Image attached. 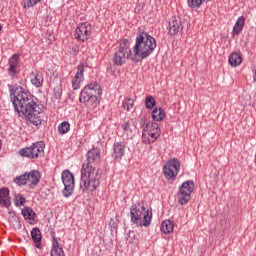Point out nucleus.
I'll return each instance as SVG.
<instances>
[{
  "label": "nucleus",
  "mask_w": 256,
  "mask_h": 256,
  "mask_svg": "<svg viewBox=\"0 0 256 256\" xmlns=\"http://www.w3.org/2000/svg\"><path fill=\"white\" fill-rule=\"evenodd\" d=\"M71 129V124L69 122L64 121L60 125H58V132L60 135H65L66 133H69Z\"/></svg>",
  "instance_id": "393cba45"
},
{
  "label": "nucleus",
  "mask_w": 256,
  "mask_h": 256,
  "mask_svg": "<svg viewBox=\"0 0 256 256\" xmlns=\"http://www.w3.org/2000/svg\"><path fill=\"white\" fill-rule=\"evenodd\" d=\"M16 223H17L16 229H21V222L19 221L18 218L16 219Z\"/></svg>",
  "instance_id": "c9c22d12"
},
{
  "label": "nucleus",
  "mask_w": 256,
  "mask_h": 256,
  "mask_svg": "<svg viewBox=\"0 0 256 256\" xmlns=\"http://www.w3.org/2000/svg\"><path fill=\"white\" fill-rule=\"evenodd\" d=\"M81 81H83V78H80L75 75L73 80H72V87L74 89V91H77V89H79L81 87Z\"/></svg>",
  "instance_id": "c85d7f7f"
},
{
  "label": "nucleus",
  "mask_w": 256,
  "mask_h": 256,
  "mask_svg": "<svg viewBox=\"0 0 256 256\" xmlns=\"http://www.w3.org/2000/svg\"><path fill=\"white\" fill-rule=\"evenodd\" d=\"M39 181H41V175L37 170H32L29 173H25L24 175L14 179V183L17 185H27L28 183H31L32 185H38Z\"/></svg>",
  "instance_id": "9b49d317"
},
{
  "label": "nucleus",
  "mask_w": 256,
  "mask_h": 256,
  "mask_svg": "<svg viewBox=\"0 0 256 256\" xmlns=\"http://www.w3.org/2000/svg\"><path fill=\"white\" fill-rule=\"evenodd\" d=\"M30 80L34 87H43V74L41 72H32L30 75Z\"/></svg>",
  "instance_id": "a211bd4d"
},
{
  "label": "nucleus",
  "mask_w": 256,
  "mask_h": 256,
  "mask_svg": "<svg viewBox=\"0 0 256 256\" xmlns=\"http://www.w3.org/2000/svg\"><path fill=\"white\" fill-rule=\"evenodd\" d=\"M37 3H41V0H27L24 4V7L25 8L35 7Z\"/></svg>",
  "instance_id": "f704fd0d"
},
{
  "label": "nucleus",
  "mask_w": 256,
  "mask_h": 256,
  "mask_svg": "<svg viewBox=\"0 0 256 256\" xmlns=\"http://www.w3.org/2000/svg\"><path fill=\"white\" fill-rule=\"evenodd\" d=\"M101 95V85L97 82L88 84L80 93V103H89V101H97Z\"/></svg>",
  "instance_id": "39448f33"
},
{
  "label": "nucleus",
  "mask_w": 256,
  "mask_h": 256,
  "mask_svg": "<svg viewBox=\"0 0 256 256\" xmlns=\"http://www.w3.org/2000/svg\"><path fill=\"white\" fill-rule=\"evenodd\" d=\"M112 151V157L114 159H121L125 155V144L123 142H115Z\"/></svg>",
  "instance_id": "dca6fc26"
},
{
  "label": "nucleus",
  "mask_w": 256,
  "mask_h": 256,
  "mask_svg": "<svg viewBox=\"0 0 256 256\" xmlns=\"http://www.w3.org/2000/svg\"><path fill=\"white\" fill-rule=\"evenodd\" d=\"M173 222H171V220H164L161 224V231L162 233H172L173 231Z\"/></svg>",
  "instance_id": "5701e85b"
},
{
  "label": "nucleus",
  "mask_w": 256,
  "mask_h": 256,
  "mask_svg": "<svg viewBox=\"0 0 256 256\" xmlns=\"http://www.w3.org/2000/svg\"><path fill=\"white\" fill-rule=\"evenodd\" d=\"M144 133L142 134L143 143L149 145L155 143L157 139L161 136V128L157 123H148L144 128Z\"/></svg>",
  "instance_id": "6e6552de"
},
{
  "label": "nucleus",
  "mask_w": 256,
  "mask_h": 256,
  "mask_svg": "<svg viewBox=\"0 0 256 256\" xmlns=\"http://www.w3.org/2000/svg\"><path fill=\"white\" fill-rule=\"evenodd\" d=\"M169 35H177L181 29H183V24L181 19L177 16H174L170 19L169 23Z\"/></svg>",
  "instance_id": "4468645a"
},
{
  "label": "nucleus",
  "mask_w": 256,
  "mask_h": 256,
  "mask_svg": "<svg viewBox=\"0 0 256 256\" xmlns=\"http://www.w3.org/2000/svg\"><path fill=\"white\" fill-rule=\"evenodd\" d=\"M131 55L132 53L131 48H129V40L123 39L120 43L118 50L114 55L115 65H118L119 67L125 65V63H127V60L129 59V57H131Z\"/></svg>",
  "instance_id": "0eeeda50"
},
{
  "label": "nucleus",
  "mask_w": 256,
  "mask_h": 256,
  "mask_svg": "<svg viewBox=\"0 0 256 256\" xmlns=\"http://www.w3.org/2000/svg\"><path fill=\"white\" fill-rule=\"evenodd\" d=\"M64 189L62 190L63 197H71L75 191V176L71 171L64 170L61 174Z\"/></svg>",
  "instance_id": "1a4fd4ad"
},
{
  "label": "nucleus",
  "mask_w": 256,
  "mask_h": 256,
  "mask_svg": "<svg viewBox=\"0 0 256 256\" xmlns=\"http://www.w3.org/2000/svg\"><path fill=\"white\" fill-rule=\"evenodd\" d=\"M19 73V66H10L8 68V74L10 77H15Z\"/></svg>",
  "instance_id": "2f4dec72"
},
{
  "label": "nucleus",
  "mask_w": 256,
  "mask_h": 256,
  "mask_svg": "<svg viewBox=\"0 0 256 256\" xmlns=\"http://www.w3.org/2000/svg\"><path fill=\"white\" fill-rule=\"evenodd\" d=\"M10 205L9 190L7 188L0 189V207H10Z\"/></svg>",
  "instance_id": "f3484780"
},
{
  "label": "nucleus",
  "mask_w": 256,
  "mask_h": 256,
  "mask_svg": "<svg viewBox=\"0 0 256 256\" xmlns=\"http://www.w3.org/2000/svg\"><path fill=\"white\" fill-rule=\"evenodd\" d=\"M121 127L126 135H129L133 132V130H131V123L129 122H125Z\"/></svg>",
  "instance_id": "72a5a7b5"
},
{
  "label": "nucleus",
  "mask_w": 256,
  "mask_h": 256,
  "mask_svg": "<svg viewBox=\"0 0 256 256\" xmlns=\"http://www.w3.org/2000/svg\"><path fill=\"white\" fill-rule=\"evenodd\" d=\"M193 181H186L180 186V190L177 194L178 203L180 205H187L191 201V193H193Z\"/></svg>",
  "instance_id": "9d476101"
},
{
  "label": "nucleus",
  "mask_w": 256,
  "mask_h": 256,
  "mask_svg": "<svg viewBox=\"0 0 256 256\" xmlns=\"http://www.w3.org/2000/svg\"><path fill=\"white\" fill-rule=\"evenodd\" d=\"M22 215L25 221H35V211L29 207L22 209Z\"/></svg>",
  "instance_id": "412c9836"
},
{
  "label": "nucleus",
  "mask_w": 256,
  "mask_h": 256,
  "mask_svg": "<svg viewBox=\"0 0 256 256\" xmlns=\"http://www.w3.org/2000/svg\"><path fill=\"white\" fill-rule=\"evenodd\" d=\"M244 27H245V16H240L233 26V29H232L233 37H235L236 35H239V33L243 31Z\"/></svg>",
  "instance_id": "6ab92c4d"
},
{
  "label": "nucleus",
  "mask_w": 256,
  "mask_h": 256,
  "mask_svg": "<svg viewBox=\"0 0 256 256\" xmlns=\"http://www.w3.org/2000/svg\"><path fill=\"white\" fill-rule=\"evenodd\" d=\"M83 73H85V66L83 64H79L77 66L76 79H83Z\"/></svg>",
  "instance_id": "7c9ffc66"
},
{
  "label": "nucleus",
  "mask_w": 256,
  "mask_h": 256,
  "mask_svg": "<svg viewBox=\"0 0 256 256\" xmlns=\"http://www.w3.org/2000/svg\"><path fill=\"white\" fill-rule=\"evenodd\" d=\"M157 47V41L147 32H142L136 37V43L133 48L134 55L140 57V59H147L155 48Z\"/></svg>",
  "instance_id": "7ed1b4c3"
},
{
  "label": "nucleus",
  "mask_w": 256,
  "mask_h": 256,
  "mask_svg": "<svg viewBox=\"0 0 256 256\" xmlns=\"http://www.w3.org/2000/svg\"><path fill=\"white\" fill-rule=\"evenodd\" d=\"M50 255L51 256H65L63 247H61V244H59L57 237H55V233L52 234V249H51Z\"/></svg>",
  "instance_id": "2eb2a0df"
},
{
  "label": "nucleus",
  "mask_w": 256,
  "mask_h": 256,
  "mask_svg": "<svg viewBox=\"0 0 256 256\" xmlns=\"http://www.w3.org/2000/svg\"><path fill=\"white\" fill-rule=\"evenodd\" d=\"M145 107H146V109H153V107H155V98H153V96L146 97Z\"/></svg>",
  "instance_id": "cd10ccee"
},
{
  "label": "nucleus",
  "mask_w": 256,
  "mask_h": 256,
  "mask_svg": "<svg viewBox=\"0 0 256 256\" xmlns=\"http://www.w3.org/2000/svg\"><path fill=\"white\" fill-rule=\"evenodd\" d=\"M100 162L101 151L99 148L90 149L81 168L80 189L82 193H93L101 185Z\"/></svg>",
  "instance_id": "f257e3e1"
},
{
  "label": "nucleus",
  "mask_w": 256,
  "mask_h": 256,
  "mask_svg": "<svg viewBox=\"0 0 256 256\" xmlns=\"http://www.w3.org/2000/svg\"><path fill=\"white\" fill-rule=\"evenodd\" d=\"M14 201H15L16 207H21V205H25V198L21 194L16 196Z\"/></svg>",
  "instance_id": "473e14b6"
},
{
  "label": "nucleus",
  "mask_w": 256,
  "mask_h": 256,
  "mask_svg": "<svg viewBox=\"0 0 256 256\" xmlns=\"http://www.w3.org/2000/svg\"><path fill=\"white\" fill-rule=\"evenodd\" d=\"M36 247H39V244H37Z\"/></svg>",
  "instance_id": "ea45409f"
},
{
  "label": "nucleus",
  "mask_w": 256,
  "mask_h": 256,
  "mask_svg": "<svg viewBox=\"0 0 256 256\" xmlns=\"http://www.w3.org/2000/svg\"><path fill=\"white\" fill-rule=\"evenodd\" d=\"M122 107L124 111H131L135 107V101L132 98H126L122 102Z\"/></svg>",
  "instance_id": "b1692460"
},
{
  "label": "nucleus",
  "mask_w": 256,
  "mask_h": 256,
  "mask_svg": "<svg viewBox=\"0 0 256 256\" xmlns=\"http://www.w3.org/2000/svg\"><path fill=\"white\" fill-rule=\"evenodd\" d=\"M130 217L134 225L139 227H149L153 219V212L145 208L140 203L132 205L130 208Z\"/></svg>",
  "instance_id": "20e7f679"
},
{
  "label": "nucleus",
  "mask_w": 256,
  "mask_h": 256,
  "mask_svg": "<svg viewBox=\"0 0 256 256\" xmlns=\"http://www.w3.org/2000/svg\"><path fill=\"white\" fill-rule=\"evenodd\" d=\"M56 99H59V97H61V95L59 93L55 94Z\"/></svg>",
  "instance_id": "4c0bfd02"
},
{
  "label": "nucleus",
  "mask_w": 256,
  "mask_h": 256,
  "mask_svg": "<svg viewBox=\"0 0 256 256\" xmlns=\"http://www.w3.org/2000/svg\"><path fill=\"white\" fill-rule=\"evenodd\" d=\"M228 61L231 67H239V65L243 63V59L236 52H233L232 54H230Z\"/></svg>",
  "instance_id": "aec40b11"
},
{
  "label": "nucleus",
  "mask_w": 256,
  "mask_h": 256,
  "mask_svg": "<svg viewBox=\"0 0 256 256\" xmlns=\"http://www.w3.org/2000/svg\"><path fill=\"white\" fill-rule=\"evenodd\" d=\"M45 154V142L38 141L33 143L30 147L22 148L19 150L21 157H27L28 159H39Z\"/></svg>",
  "instance_id": "423d86ee"
},
{
  "label": "nucleus",
  "mask_w": 256,
  "mask_h": 256,
  "mask_svg": "<svg viewBox=\"0 0 256 256\" xmlns=\"http://www.w3.org/2000/svg\"><path fill=\"white\" fill-rule=\"evenodd\" d=\"M165 118V110H163L162 108H155L152 111V119L153 121H163V119Z\"/></svg>",
  "instance_id": "4be33fe9"
},
{
  "label": "nucleus",
  "mask_w": 256,
  "mask_h": 256,
  "mask_svg": "<svg viewBox=\"0 0 256 256\" xmlns=\"http://www.w3.org/2000/svg\"><path fill=\"white\" fill-rule=\"evenodd\" d=\"M91 24L89 22L80 23L75 29V37L77 41H87L91 37Z\"/></svg>",
  "instance_id": "ddd939ff"
},
{
  "label": "nucleus",
  "mask_w": 256,
  "mask_h": 256,
  "mask_svg": "<svg viewBox=\"0 0 256 256\" xmlns=\"http://www.w3.org/2000/svg\"><path fill=\"white\" fill-rule=\"evenodd\" d=\"M181 168L179 164V160L177 158H173L165 163L163 167V173L165 179H175L177 175H179V169Z\"/></svg>",
  "instance_id": "f8f14e48"
},
{
  "label": "nucleus",
  "mask_w": 256,
  "mask_h": 256,
  "mask_svg": "<svg viewBox=\"0 0 256 256\" xmlns=\"http://www.w3.org/2000/svg\"><path fill=\"white\" fill-rule=\"evenodd\" d=\"M73 55H77V51H79L77 48H72Z\"/></svg>",
  "instance_id": "e433bc0d"
},
{
  "label": "nucleus",
  "mask_w": 256,
  "mask_h": 256,
  "mask_svg": "<svg viewBox=\"0 0 256 256\" xmlns=\"http://www.w3.org/2000/svg\"><path fill=\"white\" fill-rule=\"evenodd\" d=\"M31 237L34 243H41V230H39V228H33L31 231Z\"/></svg>",
  "instance_id": "bb28decb"
},
{
  "label": "nucleus",
  "mask_w": 256,
  "mask_h": 256,
  "mask_svg": "<svg viewBox=\"0 0 256 256\" xmlns=\"http://www.w3.org/2000/svg\"><path fill=\"white\" fill-rule=\"evenodd\" d=\"M1 29H3V26L0 25V31H1Z\"/></svg>",
  "instance_id": "58836bf2"
},
{
  "label": "nucleus",
  "mask_w": 256,
  "mask_h": 256,
  "mask_svg": "<svg viewBox=\"0 0 256 256\" xmlns=\"http://www.w3.org/2000/svg\"><path fill=\"white\" fill-rule=\"evenodd\" d=\"M205 1H210V0H187L188 7H191V9H199Z\"/></svg>",
  "instance_id": "a878e982"
},
{
  "label": "nucleus",
  "mask_w": 256,
  "mask_h": 256,
  "mask_svg": "<svg viewBox=\"0 0 256 256\" xmlns=\"http://www.w3.org/2000/svg\"><path fill=\"white\" fill-rule=\"evenodd\" d=\"M9 65L12 66V67H19V56L17 54H14L9 59Z\"/></svg>",
  "instance_id": "c756f323"
},
{
  "label": "nucleus",
  "mask_w": 256,
  "mask_h": 256,
  "mask_svg": "<svg viewBox=\"0 0 256 256\" xmlns=\"http://www.w3.org/2000/svg\"><path fill=\"white\" fill-rule=\"evenodd\" d=\"M10 99L16 113L23 115L32 123V125H41L43 119L41 118V113L43 109L37 104V98L33 96L30 92L24 91L23 88H17L12 94H10Z\"/></svg>",
  "instance_id": "f03ea898"
}]
</instances>
